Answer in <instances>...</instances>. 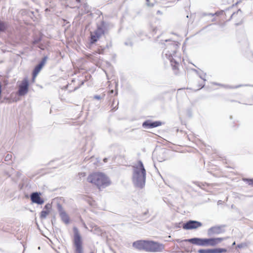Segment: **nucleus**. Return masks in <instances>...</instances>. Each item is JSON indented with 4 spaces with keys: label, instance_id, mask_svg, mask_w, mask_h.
<instances>
[{
    "label": "nucleus",
    "instance_id": "nucleus-23",
    "mask_svg": "<svg viewBox=\"0 0 253 253\" xmlns=\"http://www.w3.org/2000/svg\"><path fill=\"white\" fill-rule=\"evenodd\" d=\"M199 83H201V84H200V85H199V88L198 89H199L201 88H202L204 85H205V80H202V79H201L200 80V81H198Z\"/></svg>",
    "mask_w": 253,
    "mask_h": 253
},
{
    "label": "nucleus",
    "instance_id": "nucleus-10",
    "mask_svg": "<svg viewBox=\"0 0 253 253\" xmlns=\"http://www.w3.org/2000/svg\"><path fill=\"white\" fill-rule=\"evenodd\" d=\"M162 125L161 121L151 122L150 120H147L143 122L142 126L145 128H150L161 126Z\"/></svg>",
    "mask_w": 253,
    "mask_h": 253
},
{
    "label": "nucleus",
    "instance_id": "nucleus-24",
    "mask_svg": "<svg viewBox=\"0 0 253 253\" xmlns=\"http://www.w3.org/2000/svg\"><path fill=\"white\" fill-rule=\"evenodd\" d=\"M93 98L97 100H100L102 98V97L100 96V95H95Z\"/></svg>",
    "mask_w": 253,
    "mask_h": 253
},
{
    "label": "nucleus",
    "instance_id": "nucleus-30",
    "mask_svg": "<svg viewBox=\"0 0 253 253\" xmlns=\"http://www.w3.org/2000/svg\"><path fill=\"white\" fill-rule=\"evenodd\" d=\"M147 2L148 3L149 2V0H146Z\"/></svg>",
    "mask_w": 253,
    "mask_h": 253
},
{
    "label": "nucleus",
    "instance_id": "nucleus-29",
    "mask_svg": "<svg viewBox=\"0 0 253 253\" xmlns=\"http://www.w3.org/2000/svg\"><path fill=\"white\" fill-rule=\"evenodd\" d=\"M1 85L0 84V99H1Z\"/></svg>",
    "mask_w": 253,
    "mask_h": 253
},
{
    "label": "nucleus",
    "instance_id": "nucleus-18",
    "mask_svg": "<svg viewBox=\"0 0 253 253\" xmlns=\"http://www.w3.org/2000/svg\"><path fill=\"white\" fill-rule=\"evenodd\" d=\"M75 83H76V81L75 80H73L72 81V83L68 86V87H70L71 86L74 87V88L73 89H72L71 91L76 90V89L79 88L81 86V85L83 84V83L81 84L78 83L77 85H75Z\"/></svg>",
    "mask_w": 253,
    "mask_h": 253
},
{
    "label": "nucleus",
    "instance_id": "nucleus-17",
    "mask_svg": "<svg viewBox=\"0 0 253 253\" xmlns=\"http://www.w3.org/2000/svg\"><path fill=\"white\" fill-rule=\"evenodd\" d=\"M187 95L185 89H178L176 92V98H180L182 96H186Z\"/></svg>",
    "mask_w": 253,
    "mask_h": 253
},
{
    "label": "nucleus",
    "instance_id": "nucleus-2",
    "mask_svg": "<svg viewBox=\"0 0 253 253\" xmlns=\"http://www.w3.org/2000/svg\"><path fill=\"white\" fill-rule=\"evenodd\" d=\"M86 180L88 183L95 186L99 190H101L112 184L109 176L102 171H93L89 173Z\"/></svg>",
    "mask_w": 253,
    "mask_h": 253
},
{
    "label": "nucleus",
    "instance_id": "nucleus-21",
    "mask_svg": "<svg viewBox=\"0 0 253 253\" xmlns=\"http://www.w3.org/2000/svg\"><path fill=\"white\" fill-rule=\"evenodd\" d=\"M49 213V210H44L42 211L41 212L40 216L42 218H44L46 217V216Z\"/></svg>",
    "mask_w": 253,
    "mask_h": 253
},
{
    "label": "nucleus",
    "instance_id": "nucleus-22",
    "mask_svg": "<svg viewBox=\"0 0 253 253\" xmlns=\"http://www.w3.org/2000/svg\"><path fill=\"white\" fill-rule=\"evenodd\" d=\"M93 53H95V54L97 53L99 54H103L104 53V48L100 47L97 49H96Z\"/></svg>",
    "mask_w": 253,
    "mask_h": 253
},
{
    "label": "nucleus",
    "instance_id": "nucleus-13",
    "mask_svg": "<svg viewBox=\"0 0 253 253\" xmlns=\"http://www.w3.org/2000/svg\"><path fill=\"white\" fill-rule=\"evenodd\" d=\"M84 57L85 59L89 61L90 62H93V63L96 64L98 63L100 60V57H97L95 53H86L84 54Z\"/></svg>",
    "mask_w": 253,
    "mask_h": 253
},
{
    "label": "nucleus",
    "instance_id": "nucleus-15",
    "mask_svg": "<svg viewBox=\"0 0 253 253\" xmlns=\"http://www.w3.org/2000/svg\"><path fill=\"white\" fill-rule=\"evenodd\" d=\"M221 232V229L219 227H212L208 231L210 235H214L216 234H219Z\"/></svg>",
    "mask_w": 253,
    "mask_h": 253
},
{
    "label": "nucleus",
    "instance_id": "nucleus-4",
    "mask_svg": "<svg viewBox=\"0 0 253 253\" xmlns=\"http://www.w3.org/2000/svg\"><path fill=\"white\" fill-rule=\"evenodd\" d=\"M146 170L141 161H138L133 166L132 181L137 187L142 188L145 183Z\"/></svg>",
    "mask_w": 253,
    "mask_h": 253
},
{
    "label": "nucleus",
    "instance_id": "nucleus-19",
    "mask_svg": "<svg viewBox=\"0 0 253 253\" xmlns=\"http://www.w3.org/2000/svg\"><path fill=\"white\" fill-rule=\"evenodd\" d=\"M238 16H239L240 17V22H242L243 19V16L242 14V11L240 9L238 10L236 12L233 13V14L231 16V18L232 19H234Z\"/></svg>",
    "mask_w": 253,
    "mask_h": 253
},
{
    "label": "nucleus",
    "instance_id": "nucleus-7",
    "mask_svg": "<svg viewBox=\"0 0 253 253\" xmlns=\"http://www.w3.org/2000/svg\"><path fill=\"white\" fill-rule=\"evenodd\" d=\"M202 225V223L199 221L189 220L183 224L182 228L185 230L196 229L201 227Z\"/></svg>",
    "mask_w": 253,
    "mask_h": 253
},
{
    "label": "nucleus",
    "instance_id": "nucleus-6",
    "mask_svg": "<svg viewBox=\"0 0 253 253\" xmlns=\"http://www.w3.org/2000/svg\"><path fill=\"white\" fill-rule=\"evenodd\" d=\"M74 233V245L75 248L76 253H83L82 241L78 228L76 227L73 228Z\"/></svg>",
    "mask_w": 253,
    "mask_h": 253
},
{
    "label": "nucleus",
    "instance_id": "nucleus-5",
    "mask_svg": "<svg viewBox=\"0 0 253 253\" xmlns=\"http://www.w3.org/2000/svg\"><path fill=\"white\" fill-rule=\"evenodd\" d=\"M224 240L223 238H214L209 239L192 238L184 240V242H189L193 244L201 246H215Z\"/></svg>",
    "mask_w": 253,
    "mask_h": 253
},
{
    "label": "nucleus",
    "instance_id": "nucleus-32",
    "mask_svg": "<svg viewBox=\"0 0 253 253\" xmlns=\"http://www.w3.org/2000/svg\"><path fill=\"white\" fill-rule=\"evenodd\" d=\"M90 253H94L92 252H90Z\"/></svg>",
    "mask_w": 253,
    "mask_h": 253
},
{
    "label": "nucleus",
    "instance_id": "nucleus-8",
    "mask_svg": "<svg viewBox=\"0 0 253 253\" xmlns=\"http://www.w3.org/2000/svg\"><path fill=\"white\" fill-rule=\"evenodd\" d=\"M29 82L27 79H24L19 86L18 94L20 96L25 95L28 91Z\"/></svg>",
    "mask_w": 253,
    "mask_h": 253
},
{
    "label": "nucleus",
    "instance_id": "nucleus-1",
    "mask_svg": "<svg viewBox=\"0 0 253 253\" xmlns=\"http://www.w3.org/2000/svg\"><path fill=\"white\" fill-rule=\"evenodd\" d=\"M180 43L177 42L171 41L167 43L165 49V54L170 62L172 69L175 74L179 72L181 57L178 53Z\"/></svg>",
    "mask_w": 253,
    "mask_h": 253
},
{
    "label": "nucleus",
    "instance_id": "nucleus-3",
    "mask_svg": "<svg viewBox=\"0 0 253 253\" xmlns=\"http://www.w3.org/2000/svg\"><path fill=\"white\" fill-rule=\"evenodd\" d=\"M133 247L137 250L148 252H160L165 249L163 244L148 240L136 241L133 243Z\"/></svg>",
    "mask_w": 253,
    "mask_h": 253
},
{
    "label": "nucleus",
    "instance_id": "nucleus-26",
    "mask_svg": "<svg viewBox=\"0 0 253 253\" xmlns=\"http://www.w3.org/2000/svg\"><path fill=\"white\" fill-rule=\"evenodd\" d=\"M249 185H251L253 186V179H249L248 180Z\"/></svg>",
    "mask_w": 253,
    "mask_h": 253
},
{
    "label": "nucleus",
    "instance_id": "nucleus-25",
    "mask_svg": "<svg viewBox=\"0 0 253 253\" xmlns=\"http://www.w3.org/2000/svg\"><path fill=\"white\" fill-rule=\"evenodd\" d=\"M51 206L49 204H46L44 206V209H46V210H49V209L50 208Z\"/></svg>",
    "mask_w": 253,
    "mask_h": 253
},
{
    "label": "nucleus",
    "instance_id": "nucleus-12",
    "mask_svg": "<svg viewBox=\"0 0 253 253\" xmlns=\"http://www.w3.org/2000/svg\"><path fill=\"white\" fill-rule=\"evenodd\" d=\"M227 250L224 248H217L213 249H200L199 253H224L227 252Z\"/></svg>",
    "mask_w": 253,
    "mask_h": 253
},
{
    "label": "nucleus",
    "instance_id": "nucleus-27",
    "mask_svg": "<svg viewBox=\"0 0 253 253\" xmlns=\"http://www.w3.org/2000/svg\"><path fill=\"white\" fill-rule=\"evenodd\" d=\"M244 246V244H241L237 245V247L238 248H242Z\"/></svg>",
    "mask_w": 253,
    "mask_h": 253
},
{
    "label": "nucleus",
    "instance_id": "nucleus-9",
    "mask_svg": "<svg viewBox=\"0 0 253 253\" xmlns=\"http://www.w3.org/2000/svg\"><path fill=\"white\" fill-rule=\"evenodd\" d=\"M47 59L46 57H44L40 63L35 68L33 72V81L34 82L35 78L40 72L43 66L44 65Z\"/></svg>",
    "mask_w": 253,
    "mask_h": 253
},
{
    "label": "nucleus",
    "instance_id": "nucleus-31",
    "mask_svg": "<svg viewBox=\"0 0 253 253\" xmlns=\"http://www.w3.org/2000/svg\"><path fill=\"white\" fill-rule=\"evenodd\" d=\"M235 245V242H234L233 243V245Z\"/></svg>",
    "mask_w": 253,
    "mask_h": 253
},
{
    "label": "nucleus",
    "instance_id": "nucleus-14",
    "mask_svg": "<svg viewBox=\"0 0 253 253\" xmlns=\"http://www.w3.org/2000/svg\"><path fill=\"white\" fill-rule=\"evenodd\" d=\"M101 33L99 31H95L93 34H91V43L96 42L100 37Z\"/></svg>",
    "mask_w": 253,
    "mask_h": 253
},
{
    "label": "nucleus",
    "instance_id": "nucleus-28",
    "mask_svg": "<svg viewBox=\"0 0 253 253\" xmlns=\"http://www.w3.org/2000/svg\"><path fill=\"white\" fill-rule=\"evenodd\" d=\"M11 157H12L11 155H7L6 156L5 159H11Z\"/></svg>",
    "mask_w": 253,
    "mask_h": 253
},
{
    "label": "nucleus",
    "instance_id": "nucleus-11",
    "mask_svg": "<svg viewBox=\"0 0 253 253\" xmlns=\"http://www.w3.org/2000/svg\"><path fill=\"white\" fill-rule=\"evenodd\" d=\"M41 193L38 192L33 193L31 195V200L33 203L39 205H42L44 203V200L41 197Z\"/></svg>",
    "mask_w": 253,
    "mask_h": 253
},
{
    "label": "nucleus",
    "instance_id": "nucleus-16",
    "mask_svg": "<svg viewBox=\"0 0 253 253\" xmlns=\"http://www.w3.org/2000/svg\"><path fill=\"white\" fill-rule=\"evenodd\" d=\"M60 217L62 220V221L65 223L66 224H68L69 223L70 218L67 214L64 212H61L60 213Z\"/></svg>",
    "mask_w": 253,
    "mask_h": 253
},
{
    "label": "nucleus",
    "instance_id": "nucleus-20",
    "mask_svg": "<svg viewBox=\"0 0 253 253\" xmlns=\"http://www.w3.org/2000/svg\"><path fill=\"white\" fill-rule=\"evenodd\" d=\"M7 27L8 25L6 22L0 20V32H4Z\"/></svg>",
    "mask_w": 253,
    "mask_h": 253
}]
</instances>
